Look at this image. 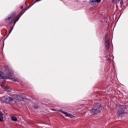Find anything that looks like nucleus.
<instances>
[{"mask_svg":"<svg viewBox=\"0 0 128 128\" xmlns=\"http://www.w3.org/2000/svg\"><path fill=\"white\" fill-rule=\"evenodd\" d=\"M1 100L3 102L9 104H16V100H23V102H25L26 104H28L30 102V100L26 98L25 96L22 97L20 96H18L16 97L14 96H4L2 98Z\"/></svg>","mask_w":128,"mask_h":128,"instance_id":"obj_1","label":"nucleus"},{"mask_svg":"<svg viewBox=\"0 0 128 128\" xmlns=\"http://www.w3.org/2000/svg\"><path fill=\"white\" fill-rule=\"evenodd\" d=\"M100 110H102V106H100V104H96L94 105V108L92 110L91 112L94 114H96L100 112Z\"/></svg>","mask_w":128,"mask_h":128,"instance_id":"obj_2","label":"nucleus"},{"mask_svg":"<svg viewBox=\"0 0 128 128\" xmlns=\"http://www.w3.org/2000/svg\"><path fill=\"white\" fill-rule=\"evenodd\" d=\"M14 76V71L10 70L9 71V73L7 74V78H6V80H12V82H20V80L17 78L14 77L12 78V76Z\"/></svg>","mask_w":128,"mask_h":128,"instance_id":"obj_3","label":"nucleus"},{"mask_svg":"<svg viewBox=\"0 0 128 128\" xmlns=\"http://www.w3.org/2000/svg\"><path fill=\"white\" fill-rule=\"evenodd\" d=\"M58 112H62V114H64L65 116H68V118H74V116L72 114L62 110H58Z\"/></svg>","mask_w":128,"mask_h":128,"instance_id":"obj_4","label":"nucleus"},{"mask_svg":"<svg viewBox=\"0 0 128 128\" xmlns=\"http://www.w3.org/2000/svg\"><path fill=\"white\" fill-rule=\"evenodd\" d=\"M14 16H16V13L14 12L10 16L6 19V22H12L14 20Z\"/></svg>","mask_w":128,"mask_h":128,"instance_id":"obj_5","label":"nucleus"},{"mask_svg":"<svg viewBox=\"0 0 128 128\" xmlns=\"http://www.w3.org/2000/svg\"><path fill=\"white\" fill-rule=\"evenodd\" d=\"M11 76L10 77H8V75L5 76L4 72L0 71V80H6V78H10Z\"/></svg>","mask_w":128,"mask_h":128,"instance_id":"obj_6","label":"nucleus"},{"mask_svg":"<svg viewBox=\"0 0 128 128\" xmlns=\"http://www.w3.org/2000/svg\"><path fill=\"white\" fill-rule=\"evenodd\" d=\"M104 46L106 50L110 48V38H106L105 40Z\"/></svg>","mask_w":128,"mask_h":128,"instance_id":"obj_7","label":"nucleus"},{"mask_svg":"<svg viewBox=\"0 0 128 128\" xmlns=\"http://www.w3.org/2000/svg\"><path fill=\"white\" fill-rule=\"evenodd\" d=\"M101 0H91L90 2V4L92 6H94V4H98V2H100Z\"/></svg>","mask_w":128,"mask_h":128,"instance_id":"obj_8","label":"nucleus"},{"mask_svg":"<svg viewBox=\"0 0 128 128\" xmlns=\"http://www.w3.org/2000/svg\"><path fill=\"white\" fill-rule=\"evenodd\" d=\"M4 70L5 72H8V74L10 72V71L12 70H10V68H8V66L5 65L4 66Z\"/></svg>","mask_w":128,"mask_h":128,"instance_id":"obj_9","label":"nucleus"},{"mask_svg":"<svg viewBox=\"0 0 128 128\" xmlns=\"http://www.w3.org/2000/svg\"><path fill=\"white\" fill-rule=\"evenodd\" d=\"M4 90L6 91V92H10L12 90V88H10V86H5L4 88Z\"/></svg>","mask_w":128,"mask_h":128,"instance_id":"obj_10","label":"nucleus"},{"mask_svg":"<svg viewBox=\"0 0 128 128\" xmlns=\"http://www.w3.org/2000/svg\"><path fill=\"white\" fill-rule=\"evenodd\" d=\"M10 118L13 122H18V118L16 116H12L10 117Z\"/></svg>","mask_w":128,"mask_h":128,"instance_id":"obj_11","label":"nucleus"},{"mask_svg":"<svg viewBox=\"0 0 128 128\" xmlns=\"http://www.w3.org/2000/svg\"><path fill=\"white\" fill-rule=\"evenodd\" d=\"M4 114H2V112H0V122H3L4 120Z\"/></svg>","mask_w":128,"mask_h":128,"instance_id":"obj_12","label":"nucleus"},{"mask_svg":"<svg viewBox=\"0 0 128 128\" xmlns=\"http://www.w3.org/2000/svg\"><path fill=\"white\" fill-rule=\"evenodd\" d=\"M18 20H20V17H18V16H17L16 19L14 20V24H16V22H18Z\"/></svg>","mask_w":128,"mask_h":128,"instance_id":"obj_13","label":"nucleus"},{"mask_svg":"<svg viewBox=\"0 0 128 128\" xmlns=\"http://www.w3.org/2000/svg\"><path fill=\"white\" fill-rule=\"evenodd\" d=\"M122 114H124V111H122L121 110H118L117 112V114L118 116Z\"/></svg>","mask_w":128,"mask_h":128,"instance_id":"obj_14","label":"nucleus"},{"mask_svg":"<svg viewBox=\"0 0 128 128\" xmlns=\"http://www.w3.org/2000/svg\"><path fill=\"white\" fill-rule=\"evenodd\" d=\"M120 0H112V2H114V4H118Z\"/></svg>","mask_w":128,"mask_h":128,"instance_id":"obj_15","label":"nucleus"},{"mask_svg":"<svg viewBox=\"0 0 128 128\" xmlns=\"http://www.w3.org/2000/svg\"><path fill=\"white\" fill-rule=\"evenodd\" d=\"M14 25L13 26L11 27L10 30L9 31V34H10V32H12V30H14Z\"/></svg>","mask_w":128,"mask_h":128,"instance_id":"obj_16","label":"nucleus"},{"mask_svg":"<svg viewBox=\"0 0 128 128\" xmlns=\"http://www.w3.org/2000/svg\"><path fill=\"white\" fill-rule=\"evenodd\" d=\"M108 34H106L105 36V40H106V38H108Z\"/></svg>","mask_w":128,"mask_h":128,"instance_id":"obj_17","label":"nucleus"},{"mask_svg":"<svg viewBox=\"0 0 128 128\" xmlns=\"http://www.w3.org/2000/svg\"><path fill=\"white\" fill-rule=\"evenodd\" d=\"M41 0H35L34 2H40Z\"/></svg>","mask_w":128,"mask_h":128,"instance_id":"obj_18","label":"nucleus"},{"mask_svg":"<svg viewBox=\"0 0 128 128\" xmlns=\"http://www.w3.org/2000/svg\"><path fill=\"white\" fill-rule=\"evenodd\" d=\"M4 86V84H1V86H2V87Z\"/></svg>","mask_w":128,"mask_h":128,"instance_id":"obj_19","label":"nucleus"},{"mask_svg":"<svg viewBox=\"0 0 128 128\" xmlns=\"http://www.w3.org/2000/svg\"><path fill=\"white\" fill-rule=\"evenodd\" d=\"M51 110H53V111L56 110L55 109H51Z\"/></svg>","mask_w":128,"mask_h":128,"instance_id":"obj_20","label":"nucleus"},{"mask_svg":"<svg viewBox=\"0 0 128 128\" xmlns=\"http://www.w3.org/2000/svg\"><path fill=\"white\" fill-rule=\"evenodd\" d=\"M20 8H24V6H22L20 7Z\"/></svg>","mask_w":128,"mask_h":128,"instance_id":"obj_21","label":"nucleus"},{"mask_svg":"<svg viewBox=\"0 0 128 128\" xmlns=\"http://www.w3.org/2000/svg\"><path fill=\"white\" fill-rule=\"evenodd\" d=\"M20 14L22 16V14L20 13Z\"/></svg>","mask_w":128,"mask_h":128,"instance_id":"obj_22","label":"nucleus"},{"mask_svg":"<svg viewBox=\"0 0 128 128\" xmlns=\"http://www.w3.org/2000/svg\"><path fill=\"white\" fill-rule=\"evenodd\" d=\"M120 4H122V2H120Z\"/></svg>","mask_w":128,"mask_h":128,"instance_id":"obj_23","label":"nucleus"},{"mask_svg":"<svg viewBox=\"0 0 128 128\" xmlns=\"http://www.w3.org/2000/svg\"><path fill=\"white\" fill-rule=\"evenodd\" d=\"M35 108H36V107H34Z\"/></svg>","mask_w":128,"mask_h":128,"instance_id":"obj_24","label":"nucleus"}]
</instances>
